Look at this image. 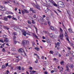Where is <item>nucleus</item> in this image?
<instances>
[{
  "mask_svg": "<svg viewBox=\"0 0 74 74\" xmlns=\"http://www.w3.org/2000/svg\"><path fill=\"white\" fill-rule=\"evenodd\" d=\"M46 4L44 3L43 4V5H45V6L47 5H49L51 4V3L52 4H53L54 6L55 7H57V5L56 3H55L52 0H45Z\"/></svg>",
  "mask_w": 74,
  "mask_h": 74,
  "instance_id": "obj_1",
  "label": "nucleus"
},
{
  "mask_svg": "<svg viewBox=\"0 0 74 74\" xmlns=\"http://www.w3.org/2000/svg\"><path fill=\"white\" fill-rule=\"evenodd\" d=\"M26 34L28 35V36H32V33L28 31H26V32H24L22 34L23 35V36H26Z\"/></svg>",
  "mask_w": 74,
  "mask_h": 74,
  "instance_id": "obj_2",
  "label": "nucleus"
},
{
  "mask_svg": "<svg viewBox=\"0 0 74 74\" xmlns=\"http://www.w3.org/2000/svg\"><path fill=\"white\" fill-rule=\"evenodd\" d=\"M58 6L60 7H64V5L62 1H59L58 2Z\"/></svg>",
  "mask_w": 74,
  "mask_h": 74,
  "instance_id": "obj_3",
  "label": "nucleus"
},
{
  "mask_svg": "<svg viewBox=\"0 0 74 74\" xmlns=\"http://www.w3.org/2000/svg\"><path fill=\"white\" fill-rule=\"evenodd\" d=\"M5 9V8L3 7L2 5H1L0 6V11H4Z\"/></svg>",
  "mask_w": 74,
  "mask_h": 74,
  "instance_id": "obj_4",
  "label": "nucleus"
},
{
  "mask_svg": "<svg viewBox=\"0 0 74 74\" xmlns=\"http://www.w3.org/2000/svg\"><path fill=\"white\" fill-rule=\"evenodd\" d=\"M49 36L51 38H55V34L53 33L49 34Z\"/></svg>",
  "mask_w": 74,
  "mask_h": 74,
  "instance_id": "obj_5",
  "label": "nucleus"
},
{
  "mask_svg": "<svg viewBox=\"0 0 74 74\" xmlns=\"http://www.w3.org/2000/svg\"><path fill=\"white\" fill-rule=\"evenodd\" d=\"M35 7L36 8H37L38 10H41V9H40V7L39 5H35Z\"/></svg>",
  "mask_w": 74,
  "mask_h": 74,
  "instance_id": "obj_6",
  "label": "nucleus"
},
{
  "mask_svg": "<svg viewBox=\"0 0 74 74\" xmlns=\"http://www.w3.org/2000/svg\"><path fill=\"white\" fill-rule=\"evenodd\" d=\"M23 42L25 44H28L29 43V41L28 40H24Z\"/></svg>",
  "mask_w": 74,
  "mask_h": 74,
  "instance_id": "obj_7",
  "label": "nucleus"
},
{
  "mask_svg": "<svg viewBox=\"0 0 74 74\" xmlns=\"http://www.w3.org/2000/svg\"><path fill=\"white\" fill-rule=\"evenodd\" d=\"M11 1H4L3 2V4H8V3H10V2Z\"/></svg>",
  "mask_w": 74,
  "mask_h": 74,
  "instance_id": "obj_8",
  "label": "nucleus"
},
{
  "mask_svg": "<svg viewBox=\"0 0 74 74\" xmlns=\"http://www.w3.org/2000/svg\"><path fill=\"white\" fill-rule=\"evenodd\" d=\"M3 27L4 29H7V30H9V28H8V27H7V26H3Z\"/></svg>",
  "mask_w": 74,
  "mask_h": 74,
  "instance_id": "obj_9",
  "label": "nucleus"
},
{
  "mask_svg": "<svg viewBox=\"0 0 74 74\" xmlns=\"http://www.w3.org/2000/svg\"><path fill=\"white\" fill-rule=\"evenodd\" d=\"M18 52H22H22H23V50L21 48L18 50Z\"/></svg>",
  "mask_w": 74,
  "mask_h": 74,
  "instance_id": "obj_10",
  "label": "nucleus"
},
{
  "mask_svg": "<svg viewBox=\"0 0 74 74\" xmlns=\"http://www.w3.org/2000/svg\"><path fill=\"white\" fill-rule=\"evenodd\" d=\"M50 29H51V30H56V29L54 28V27H50Z\"/></svg>",
  "mask_w": 74,
  "mask_h": 74,
  "instance_id": "obj_11",
  "label": "nucleus"
},
{
  "mask_svg": "<svg viewBox=\"0 0 74 74\" xmlns=\"http://www.w3.org/2000/svg\"><path fill=\"white\" fill-rule=\"evenodd\" d=\"M68 30L70 33H73V30L71 28H69L68 29Z\"/></svg>",
  "mask_w": 74,
  "mask_h": 74,
  "instance_id": "obj_12",
  "label": "nucleus"
},
{
  "mask_svg": "<svg viewBox=\"0 0 74 74\" xmlns=\"http://www.w3.org/2000/svg\"><path fill=\"white\" fill-rule=\"evenodd\" d=\"M26 53L25 51H23V52H22V55H23L24 56H26Z\"/></svg>",
  "mask_w": 74,
  "mask_h": 74,
  "instance_id": "obj_13",
  "label": "nucleus"
},
{
  "mask_svg": "<svg viewBox=\"0 0 74 74\" xmlns=\"http://www.w3.org/2000/svg\"><path fill=\"white\" fill-rule=\"evenodd\" d=\"M34 49L36 50V51H40V48L38 47H35L34 48Z\"/></svg>",
  "mask_w": 74,
  "mask_h": 74,
  "instance_id": "obj_14",
  "label": "nucleus"
},
{
  "mask_svg": "<svg viewBox=\"0 0 74 74\" xmlns=\"http://www.w3.org/2000/svg\"><path fill=\"white\" fill-rule=\"evenodd\" d=\"M69 66L70 68H73L74 67V66L72 64H69Z\"/></svg>",
  "mask_w": 74,
  "mask_h": 74,
  "instance_id": "obj_15",
  "label": "nucleus"
},
{
  "mask_svg": "<svg viewBox=\"0 0 74 74\" xmlns=\"http://www.w3.org/2000/svg\"><path fill=\"white\" fill-rule=\"evenodd\" d=\"M16 58H18L19 60H21V59H22L21 57V56H19L18 57L16 56Z\"/></svg>",
  "mask_w": 74,
  "mask_h": 74,
  "instance_id": "obj_16",
  "label": "nucleus"
},
{
  "mask_svg": "<svg viewBox=\"0 0 74 74\" xmlns=\"http://www.w3.org/2000/svg\"><path fill=\"white\" fill-rule=\"evenodd\" d=\"M24 11L26 13H29V11L26 9L24 10Z\"/></svg>",
  "mask_w": 74,
  "mask_h": 74,
  "instance_id": "obj_17",
  "label": "nucleus"
},
{
  "mask_svg": "<svg viewBox=\"0 0 74 74\" xmlns=\"http://www.w3.org/2000/svg\"><path fill=\"white\" fill-rule=\"evenodd\" d=\"M12 51H15V48L14 47H12Z\"/></svg>",
  "mask_w": 74,
  "mask_h": 74,
  "instance_id": "obj_18",
  "label": "nucleus"
},
{
  "mask_svg": "<svg viewBox=\"0 0 74 74\" xmlns=\"http://www.w3.org/2000/svg\"><path fill=\"white\" fill-rule=\"evenodd\" d=\"M32 34L35 37H36V38H38V37L36 35V34L33 33H32Z\"/></svg>",
  "mask_w": 74,
  "mask_h": 74,
  "instance_id": "obj_19",
  "label": "nucleus"
},
{
  "mask_svg": "<svg viewBox=\"0 0 74 74\" xmlns=\"http://www.w3.org/2000/svg\"><path fill=\"white\" fill-rule=\"evenodd\" d=\"M59 36L60 37H63V34L62 33V34H60Z\"/></svg>",
  "mask_w": 74,
  "mask_h": 74,
  "instance_id": "obj_20",
  "label": "nucleus"
},
{
  "mask_svg": "<svg viewBox=\"0 0 74 74\" xmlns=\"http://www.w3.org/2000/svg\"><path fill=\"white\" fill-rule=\"evenodd\" d=\"M7 38H6L5 39H4V42H5V41H7V42H8V40L7 39Z\"/></svg>",
  "mask_w": 74,
  "mask_h": 74,
  "instance_id": "obj_21",
  "label": "nucleus"
},
{
  "mask_svg": "<svg viewBox=\"0 0 74 74\" xmlns=\"http://www.w3.org/2000/svg\"><path fill=\"white\" fill-rule=\"evenodd\" d=\"M3 20H4V21H7V20L8 19V18H7V17H5L4 18V19H3Z\"/></svg>",
  "mask_w": 74,
  "mask_h": 74,
  "instance_id": "obj_22",
  "label": "nucleus"
},
{
  "mask_svg": "<svg viewBox=\"0 0 74 74\" xmlns=\"http://www.w3.org/2000/svg\"><path fill=\"white\" fill-rule=\"evenodd\" d=\"M44 33L45 34H48V33H49V32H48L46 31H44Z\"/></svg>",
  "mask_w": 74,
  "mask_h": 74,
  "instance_id": "obj_23",
  "label": "nucleus"
},
{
  "mask_svg": "<svg viewBox=\"0 0 74 74\" xmlns=\"http://www.w3.org/2000/svg\"><path fill=\"white\" fill-rule=\"evenodd\" d=\"M66 38V39L67 40H68L69 44H70V40H69V38H68L67 37Z\"/></svg>",
  "mask_w": 74,
  "mask_h": 74,
  "instance_id": "obj_24",
  "label": "nucleus"
},
{
  "mask_svg": "<svg viewBox=\"0 0 74 74\" xmlns=\"http://www.w3.org/2000/svg\"><path fill=\"white\" fill-rule=\"evenodd\" d=\"M60 63L61 64H62V65H63V63H64V61H62L60 62Z\"/></svg>",
  "mask_w": 74,
  "mask_h": 74,
  "instance_id": "obj_25",
  "label": "nucleus"
},
{
  "mask_svg": "<svg viewBox=\"0 0 74 74\" xmlns=\"http://www.w3.org/2000/svg\"><path fill=\"white\" fill-rule=\"evenodd\" d=\"M60 32H61V33H63V29H62L61 28H60Z\"/></svg>",
  "mask_w": 74,
  "mask_h": 74,
  "instance_id": "obj_26",
  "label": "nucleus"
},
{
  "mask_svg": "<svg viewBox=\"0 0 74 74\" xmlns=\"http://www.w3.org/2000/svg\"><path fill=\"white\" fill-rule=\"evenodd\" d=\"M10 14H12V15H13V14H14V13L11 12H9V15H10Z\"/></svg>",
  "mask_w": 74,
  "mask_h": 74,
  "instance_id": "obj_27",
  "label": "nucleus"
},
{
  "mask_svg": "<svg viewBox=\"0 0 74 74\" xmlns=\"http://www.w3.org/2000/svg\"><path fill=\"white\" fill-rule=\"evenodd\" d=\"M60 71H62L63 70V68L62 67H61L60 69Z\"/></svg>",
  "mask_w": 74,
  "mask_h": 74,
  "instance_id": "obj_28",
  "label": "nucleus"
},
{
  "mask_svg": "<svg viewBox=\"0 0 74 74\" xmlns=\"http://www.w3.org/2000/svg\"><path fill=\"white\" fill-rule=\"evenodd\" d=\"M65 37L66 38L67 37V33H66V32H65Z\"/></svg>",
  "mask_w": 74,
  "mask_h": 74,
  "instance_id": "obj_29",
  "label": "nucleus"
},
{
  "mask_svg": "<svg viewBox=\"0 0 74 74\" xmlns=\"http://www.w3.org/2000/svg\"><path fill=\"white\" fill-rule=\"evenodd\" d=\"M28 22V24H31L32 23V22H30V21H29V20H28L27 21Z\"/></svg>",
  "mask_w": 74,
  "mask_h": 74,
  "instance_id": "obj_30",
  "label": "nucleus"
},
{
  "mask_svg": "<svg viewBox=\"0 0 74 74\" xmlns=\"http://www.w3.org/2000/svg\"><path fill=\"white\" fill-rule=\"evenodd\" d=\"M14 30H16V31H17V29H18V28L16 27H15L14 28Z\"/></svg>",
  "mask_w": 74,
  "mask_h": 74,
  "instance_id": "obj_31",
  "label": "nucleus"
},
{
  "mask_svg": "<svg viewBox=\"0 0 74 74\" xmlns=\"http://www.w3.org/2000/svg\"><path fill=\"white\" fill-rule=\"evenodd\" d=\"M48 23L49 26H51V22H50V21H48Z\"/></svg>",
  "mask_w": 74,
  "mask_h": 74,
  "instance_id": "obj_32",
  "label": "nucleus"
},
{
  "mask_svg": "<svg viewBox=\"0 0 74 74\" xmlns=\"http://www.w3.org/2000/svg\"><path fill=\"white\" fill-rule=\"evenodd\" d=\"M17 69H18L19 70H20L21 69V66H19L18 67Z\"/></svg>",
  "mask_w": 74,
  "mask_h": 74,
  "instance_id": "obj_33",
  "label": "nucleus"
},
{
  "mask_svg": "<svg viewBox=\"0 0 74 74\" xmlns=\"http://www.w3.org/2000/svg\"><path fill=\"white\" fill-rule=\"evenodd\" d=\"M66 70L68 71H69V68L68 67V66H66Z\"/></svg>",
  "mask_w": 74,
  "mask_h": 74,
  "instance_id": "obj_34",
  "label": "nucleus"
},
{
  "mask_svg": "<svg viewBox=\"0 0 74 74\" xmlns=\"http://www.w3.org/2000/svg\"><path fill=\"white\" fill-rule=\"evenodd\" d=\"M14 44H16L17 43V41H16V40H14Z\"/></svg>",
  "mask_w": 74,
  "mask_h": 74,
  "instance_id": "obj_35",
  "label": "nucleus"
},
{
  "mask_svg": "<svg viewBox=\"0 0 74 74\" xmlns=\"http://www.w3.org/2000/svg\"><path fill=\"white\" fill-rule=\"evenodd\" d=\"M12 19H13V20H15V21H17V19L16 18H14V17H13L12 18Z\"/></svg>",
  "mask_w": 74,
  "mask_h": 74,
  "instance_id": "obj_36",
  "label": "nucleus"
},
{
  "mask_svg": "<svg viewBox=\"0 0 74 74\" xmlns=\"http://www.w3.org/2000/svg\"><path fill=\"white\" fill-rule=\"evenodd\" d=\"M56 45L58 46H60V43L58 42L57 44H56Z\"/></svg>",
  "mask_w": 74,
  "mask_h": 74,
  "instance_id": "obj_37",
  "label": "nucleus"
},
{
  "mask_svg": "<svg viewBox=\"0 0 74 74\" xmlns=\"http://www.w3.org/2000/svg\"><path fill=\"white\" fill-rule=\"evenodd\" d=\"M7 17L8 18H12V17L10 15H9Z\"/></svg>",
  "mask_w": 74,
  "mask_h": 74,
  "instance_id": "obj_38",
  "label": "nucleus"
},
{
  "mask_svg": "<svg viewBox=\"0 0 74 74\" xmlns=\"http://www.w3.org/2000/svg\"><path fill=\"white\" fill-rule=\"evenodd\" d=\"M69 60L71 61V62L73 61V60L72 59V58L71 57H70L69 58Z\"/></svg>",
  "mask_w": 74,
  "mask_h": 74,
  "instance_id": "obj_39",
  "label": "nucleus"
},
{
  "mask_svg": "<svg viewBox=\"0 0 74 74\" xmlns=\"http://www.w3.org/2000/svg\"><path fill=\"white\" fill-rule=\"evenodd\" d=\"M32 23H33V24H35V23H36L34 21V20H32Z\"/></svg>",
  "mask_w": 74,
  "mask_h": 74,
  "instance_id": "obj_40",
  "label": "nucleus"
},
{
  "mask_svg": "<svg viewBox=\"0 0 74 74\" xmlns=\"http://www.w3.org/2000/svg\"><path fill=\"white\" fill-rule=\"evenodd\" d=\"M46 18L47 20V21H49V17H47Z\"/></svg>",
  "mask_w": 74,
  "mask_h": 74,
  "instance_id": "obj_41",
  "label": "nucleus"
},
{
  "mask_svg": "<svg viewBox=\"0 0 74 74\" xmlns=\"http://www.w3.org/2000/svg\"><path fill=\"white\" fill-rule=\"evenodd\" d=\"M4 38H5L7 37V36L6 35H4L3 36Z\"/></svg>",
  "mask_w": 74,
  "mask_h": 74,
  "instance_id": "obj_42",
  "label": "nucleus"
},
{
  "mask_svg": "<svg viewBox=\"0 0 74 74\" xmlns=\"http://www.w3.org/2000/svg\"><path fill=\"white\" fill-rule=\"evenodd\" d=\"M29 70H33V68L32 67H29Z\"/></svg>",
  "mask_w": 74,
  "mask_h": 74,
  "instance_id": "obj_43",
  "label": "nucleus"
},
{
  "mask_svg": "<svg viewBox=\"0 0 74 74\" xmlns=\"http://www.w3.org/2000/svg\"><path fill=\"white\" fill-rule=\"evenodd\" d=\"M17 34V33H16V32H14V33H13V34L14 36H15V35H16Z\"/></svg>",
  "mask_w": 74,
  "mask_h": 74,
  "instance_id": "obj_44",
  "label": "nucleus"
},
{
  "mask_svg": "<svg viewBox=\"0 0 74 74\" xmlns=\"http://www.w3.org/2000/svg\"><path fill=\"white\" fill-rule=\"evenodd\" d=\"M50 52L51 53V54H53V51H50Z\"/></svg>",
  "mask_w": 74,
  "mask_h": 74,
  "instance_id": "obj_45",
  "label": "nucleus"
},
{
  "mask_svg": "<svg viewBox=\"0 0 74 74\" xmlns=\"http://www.w3.org/2000/svg\"><path fill=\"white\" fill-rule=\"evenodd\" d=\"M0 42H3V43L4 42V41L2 39H1L0 40Z\"/></svg>",
  "mask_w": 74,
  "mask_h": 74,
  "instance_id": "obj_46",
  "label": "nucleus"
},
{
  "mask_svg": "<svg viewBox=\"0 0 74 74\" xmlns=\"http://www.w3.org/2000/svg\"><path fill=\"white\" fill-rule=\"evenodd\" d=\"M44 73L45 74H47L48 73V72H47V71H46L45 72H44Z\"/></svg>",
  "mask_w": 74,
  "mask_h": 74,
  "instance_id": "obj_47",
  "label": "nucleus"
},
{
  "mask_svg": "<svg viewBox=\"0 0 74 74\" xmlns=\"http://www.w3.org/2000/svg\"><path fill=\"white\" fill-rule=\"evenodd\" d=\"M29 10L30 11H32L33 10V8H30Z\"/></svg>",
  "mask_w": 74,
  "mask_h": 74,
  "instance_id": "obj_48",
  "label": "nucleus"
},
{
  "mask_svg": "<svg viewBox=\"0 0 74 74\" xmlns=\"http://www.w3.org/2000/svg\"><path fill=\"white\" fill-rule=\"evenodd\" d=\"M40 21H42V22H44V18H42L40 19Z\"/></svg>",
  "mask_w": 74,
  "mask_h": 74,
  "instance_id": "obj_49",
  "label": "nucleus"
},
{
  "mask_svg": "<svg viewBox=\"0 0 74 74\" xmlns=\"http://www.w3.org/2000/svg\"><path fill=\"white\" fill-rule=\"evenodd\" d=\"M21 11L23 14H25V11H23V10H22Z\"/></svg>",
  "mask_w": 74,
  "mask_h": 74,
  "instance_id": "obj_50",
  "label": "nucleus"
},
{
  "mask_svg": "<svg viewBox=\"0 0 74 74\" xmlns=\"http://www.w3.org/2000/svg\"><path fill=\"white\" fill-rule=\"evenodd\" d=\"M32 13H36V12L35 11L32 10Z\"/></svg>",
  "mask_w": 74,
  "mask_h": 74,
  "instance_id": "obj_51",
  "label": "nucleus"
},
{
  "mask_svg": "<svg viewBox=\"0 0 74 74\" xmlns=\"http://www.w3.org/2000/svg\"><path fill=\"white\" fill-rule=\"evenodd\" d=\"M2 51L3 52H4L5 51V49L4 48L3 49Z\"/></svg>",
  "mask_w": 74,
  "mask_h": 74,
  "instance_id": "obj_52",
  "label": "nucleus"
},
{
  "mask_svg": "<svg viewBox=\"0 0 74 74\" xmlns=\"http://www.w3.org/2000/svg\"><path fill=\"white\" fill-rule=\"evenodd\" d=\"M16 38V36H14L13 38L14 40H15V38Z\"/></svg>",
  "mask_w": 74,
  "mask_h": 74,
  "instance_id": "obj_53",
  "label": "nucleus"
},
{
  "mask_svg": "<svg viewBox=\"0 0 74 74\" xmlns=\"http://www.w3.org/2000/svg\"><path fill=\"white\" fill-rule=\"evenodd\" d=\"M37 61H38V60L36 59V60L35 61V63H37Z\"/></svg>",
  "mask_w": 74,
  "mask_h": 74,
  "instance_id": "obj_54",
  "label": "nucleus"
},
{
  "mask_svg": "<svg viewBox=\"0 0 74 74\" xmlns=\"http://www.w3.org/2000/svg\"><path fill=\"white\" fill-rule=\"evenodd\" d=\"M35 28L36 32V33H37V28H36V27H35Z\"/></svg>",
  "mask_w": 74,
  "mask_h": 74,
  "instance_id": "obj_55",
  "label": "nucleus"
},
{
  "mask_svg": "<svg viewBox=\"0 0 74 74\" xmlns=\"http://www.w3.org/2000/svg\"><path fill=\"white\" fill-rule=\"evenodd\" d=\"M51 73H54V71L53 70H52L51 71Z\"/></svg>",
  "mask_w": 74,
  "mask_h": 74,
  "instance_id": "obj_56",
  "label": "nucleus"
},
{
  "mask_svg": "<svg viewBox=\"0 0 74 74\" xmlns=\"http://www.w3.org/2000/svg\"><path fill=\"white\" fill-rule=\"evenodd\" d=\"M6 14H8V15H9V12H6Z\"/></svg>",
  "mask_w": 74,
  "mask_h": 74,
  "instance_id": "obj_57",
  "label": "nucleus"
},
{
  "mask_svg": "<svg viewBox=\"0 0 74 74\" xmlns=\"http://www.w3.org/2000/svg\"><path fill=\"white\" fill-rule=\"evenodd\" d=\"M42 42H46L45 40H42Z\"/></svg>",
  "mask_w": 74,
  "mask_h": 74,
  "instance_id": "obj_58",
  "label": "nucleus"
},
{
  "mask_svg": "<svg viewBox=\"0 0 74 74\" xmlns=\"http://www.w3.org/2000/svg\"><path fill=\"white\" fill-rule=\"evenodd\" d=\"M34 18H36V15H34Z\"/></svg>",
  "mask_w": 74,
  "mask_h": 74,
  "instance_id": "obj_59",
  "label": "nucleus"
},
{
  "mask_svg": "<svg viewBox=\"0 0 74 74\" xmlns=\"http://www.w3.org/2000/svg\"><path fill=\"white\" fill-rule=\"evenodd\" d=\"M8 63H7V64H6V67H7V66H8Z\"/></svg>",
  "mask_w": 74,
  "mask_h": 74,
  "instance_id": "obj_60",
  "label": "nucleus"
},
{
  "mask_svg": "<svg viewBox=\"0 0 74 74\" xmlns=\"http://www.w3.org/2000/svg\"><path fill=\"white\" fill-rule=\"evenodd\" d=\"M45 15H42V17H43V18H45Z\"/></svg>",
  "mask_w": 74,
  "mask_h": 74,
  "instance_id": "obj_61",
  "label": "nucleus"
},
{
  "mask_svg": "<svg viewBox=\"0 0 74 74\" xmlns=\"http://www.w3.org/2000/svg\"><path fill=\"white\" fill-rule=\"evenodd\" d=\"M44 58V56H42L41 59H43Z\"/></svg>",
  "mask_w": 74,
  "mask_h": 74,
  "instance_id": "obj_62",
  "label": "nucleus"
},
{
  "mask_svg": "<svg viewBox=\"0 0 74 74\" xmlns=\"http://www.w3.org/2000/svg\"><path fill=\"white\" fill-rule=\"evenodd\" d=\"M71 45L72 46H73V45H74V44L72 43H71Z\"/></svg>",
  "mask_w": 74,
  "mask_h": 74,
  "instance_id": "obj_63",
  "label": "nucleus"
},
{
  "mask_svg": "<svg viewBox=\"0 0 74 74\" xmlns=\"http://www.w3.org/2000/svg\"><path fill=\"white\" fill-rule=\"evenodd\" d=\"M22 70H25V68H22Z\"/></svg>",
  "mask_w": 74,
  "mask_h": 74,
  "instance_id": "obj_64",
  "label": "nucleus"
}]
</instances>
